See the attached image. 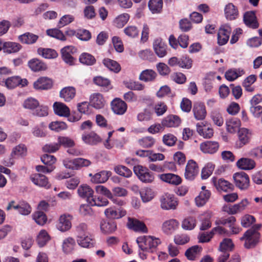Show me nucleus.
<instances>
[{"mask_svg":"<svg viewBox=\"0 0 262 262\" xmlns=\"http://www.w3.org/2000/svg\"><path fill=\"white\" fill-rule=\"evenodd\" d=\"M136 241L141 250L150 252H152L161 243L159 238L151 236H141Z\"/></svg>","mask_w":262,"mask_h":262,"instance_id":"obj_1","label":"nucleus"},{"mask_svg":"<svg viewBox=\"0 0 262 262\" xmlns=\"http://www.w3.org/2000/svg\"><path fill=\"white\" fill-rule=\"evenodd\" d=\"M260 234L254 229H249L240 238L241 241H245L244 246L247 249L254 248L259 242Z\"/></svg>","mask_w":262,"mask_h":262,"instance_id":"obj_2","label":"nucleus"},{"mask_svg":"<svg viewBox=\"0 0 262 262\" xmlns=\"http://www.w3.org/2000/svg\"><path fill=\"white\" fill-rule=\"evenodd\" d=\"M234 246L230 238H224L220 245L221 254L218 258V262H225L229 257V251H231Z\"/></svg>","mask_w":262,"mask_h":262,"instance_id":"obj_3","label":"nucleus"},{"mask_svg":"<svg viewBox=\"0 0 262 262\" xmlns=\"http://www.w3.org/2000/svg\"><path fill=\"white\" fill-rule=\"evenodd\" d=\"M134 171L138 178L143 182L151 183L154 180V176L149 170L141 165L134 167Z\"/></svg>","mask_w":262,"mask_h":262,"instance_id":"obj_4","label":"nucleus"},{"mask_svg":"<svg viewBox=\"0 0 262 262\" xmlns=\"http://www.w3.org/2000/svg\"><path fill=\"white\" fill-rule=\"evenodd\" d=\"M233 179L236 186L241 190H246L249 187V177L244 172L235 173L233 175Z\"/></svg>","mask_w":262,"mask_h":262,"instance_id":"obj_5","label":"nucleus"},{"mask_svg":"<svg viewBox=\"0 0 262 262\" xmlns=\"http://www.w3.org/2000/svg\"><path fill=\"white\" fill-rule=\"evenodd\" d=\"M178 204V201L173 194L167 193L162 195L161 198V206L163 209L174 210Z\"/></svg>","mask_w":262,"mask_h":262,"instance_id":"obj_6","label":"nucleus"},{"mask_svg":"<svg viewBox=\"0 0 262 262\" xmlns=\"http://www.w3.org/2000/svg\"><path fill=\"white\" fill-rule=\"evenodd\" d=\"M13 208L18 211V212L21 215H27L29 214L32 211V208L30 205L25 202H20L18 204H15L14 201H11L7 207V210Z\"/></svg>","mask_w":262,"mask_h":262,"instance_id":"obj_7","label":"nucleus"},{"mask_svg":"<svg viewBox=\"0 0 262 262\" xmlns=\"http://www.w3.org/2000/svg\"><path fill=\"white\" fill-rule=\"evenodd\" d=\"M231 31V28L228 25L221 26L217 33V43L219 45H224L228 42Z\"/></svg>","mask_w":262,"mask_h":262,"instance_id":"obj_8","label":"nucleus"},{"mask_svg":"<svg viewBox=\"0 0 262 262\" xmlns=\"http://www.w3.org/2000/svg\"><path fill=\"white\" fill-rule=\"evenodd\" d=\"M199 172L197 164L193 160H189L185 168V178L188 180H193Z\"/></svg>","mask_w":262,"mask_h":262,"instance_id":"obj_9","label":"nucleus"},{"mask_svg":"<svg viewBox=\"0 0 262 262\" xmlns=\"http://www.w3.org/2000/svg\"><path fill=\"white\" fill-rule=\"evenodd\" d=\"M76 52V49L72 46L64 47L61 50L62 59L66 63L70 65H73L74 63L75 59L72 55Z\"/></svg>","mask_w":262,"mask_h":262,"instance_id":"obj_10","label":"nucleus"},{"mask_svg":"<svg viewBox=\"0 0 262 262\" xmlns=\"http://www.w3.org/2000/svg\"><path fill=\"white\" fill-rule=\"evenodd\" d=\"M153 48L156 55L160 57H163L167 54V46L161 38L154 40Z\"/></svg>","mask_w":262,"mask_h":262,"instance_id":"obj_11","label":"nucleus"},{"mask_svg":"<svg viewBox=\"0 0 262 262\" xmlns=\"http://www.w3.org/2000/svg\"><path fill=\"white\" fill-rule=\"evenodd\" d=\"M30 179L35 185L39 187L48 189L51 186L47 177L43 174L40 173L34 174L30 177Z\"/></svg>","mask_w":262,"mask_h":262,"instance_id":"obj_12","label":"nucleus"},{"mask_svg":"<svg viewBox=\"0 0 262 262\" xmlns=\"http://www.w3.org/2000/svg\"><path fill=\"white\" fill-rule=\"evenodd\" d=\"M127 227L136 232H146L147 231V228L144 223L137 219L128 218L127 223Z\"/></svg>","mask_w":262,"mask_h":262,"instance_id":"obj_13","label":"nucleus"},{"mask_svg":"<svg viewBox=\"0 0 262 262\" xmlns=\"http://www.w3.org/2000/svg\"><path fill=\"white\" fill-rule=\"evenodd\" d=\"M200 147L203 152L212 154L218 150L219 144L216 141H207L201 143Z\"/></svg>","mask_w":262,"mask_h":262,"instance_id":"obj_14","label":"nucleus"},{"mask_svg":"<svg viewBox=\"0 0 262 262\" xmlns=\"http://www.w3.org/2000/svg\"><path fill=\"white\" fill-rule=\"evenodd\" d=\"M71 220L72 216L70 215H61L57 224V229L62 232L69 230L72 226Z\"/></svg>","mask_w":262,"mask_h":262,"instance_id":"obj_15","label":"nucleus"},{"mask_svg":"<svg viewBox=\"0 0 262 262\" xmlns=\"http://www.w3.org/2000/svg\"><path fill=\"white\" fill-rule=\"evenodd\" d=\"M224 14L227 19L234 20L237 18L239 14L238 8L232 3H229L225 7Z\"/></svg>","mask_w":262,"mask_h":262,"instance_id":"obj_16","label":"nucleus"},{"mask_svg":"<svg viewBox=\"0 0 262 262\" xmlns=\"http://www.w3.org/2000/svg\"><path fill=\"white\" fill-rule=\"evenodd\" d=\"M104 214L108 219H119L126 214V211L122 208H120L117 210L114 208L110 207L105 210Z\"/></svg>","mask_w":262,"mask_h":262,"instance_id":"obj_17","label":"nucleus"},{"mask_svg":"<svg viewBox=\"0 0 262 262\" xmlns=\"http://www.w3.org/2000/svg\"><path fill=\"white\" fill-rule=\"evenodd\" d=\"M112 109L116 114L123 115L126 111L127 104L119 98L114 99L111 103Z\"/></svg>","mask_w":262,"mask_h":262,"instance_id":"obj_18","label":"nucleus"},{"mask_svg":"<svg viewBox=\"0 0 262 262\" xmlns=\"http://www.w3.org/2000/svg\"><path fill=\"white\" fill-rule=\"evenodd\" d=\"M244 21L247 26L252 29H256L259 27L254 11L246 12L244 15Z\"/></svg>","mask_w":262,"mask_h":262,"instance_id":"obj_19","label":"nucleus"},{"mask_svg":"<svg viewBox=\"0 0 262 262\" xmlns=\"http://www.w3.org/2000/svg\"><path fill=\"white\" fill-rule=\"evenodd\" d=\"M193 113L196 120H202L206 116V110L205 105L201 102H196L193 105Z\"/></svg>","mask_w":262,"mask_h":262,"instance_id":"obj_20","label":"nucleus"},{"mask_svg":"<svg viewBox=\"0 0 262 262\" xmlns=\"http://www.w3.org/2000/svg\"><path fill=\"white\" fill-rule=\"evenodd\" d=\"M77 193L80 197L86 199L90 203L93 197L94 191L89 185L82 184L78 187Z\"/></svg>","mask_w":262,"mask_h":262,"instance_id":"obj_21","label":"nucleus"},{"mask_svg":"<svg viewBox=\"0 0 262 262\" xmlns=\"http://www.w3.org/2000/svg\"><path fill=\"white\" fill-rule=\"evenodd\" d=\"M55 114L61 117H68L70 115L69 108L64 103L60 102H55L53 105Z\"/></svg>","mask_w":262,"mask_h":262,"instance_id":"obj_22","label":"nucleus"},{"mask_svg":"<svg viewBox=\"0 0 262 262\" xmlns=\"http://www.w3.org/2000/svg\"><path fill=\"white\" fill-rule=\"evenodd\" d=\"M90 102L92 106L96 109L102 108L105 104L103 96L98 93H94L91 96Z\"/></svg>","mask_w":262,"mask_h":262,"instance_id":"obj_23","label":"nucleus"},{"mask_svg":"<svg viewBox=\"0 0 262 262\" xmlns=\"http://www.w3.org/2000/svg\"><path fill=\"white\" fill-rule=\"evenodd\" d=\"M53 83L51 79L46 77H40L34 83V88L37 90H47L51 89Z\"/></svg>","mask_w":262,"mask_h":262,"instance_id":"obj_24","label":"nucleus"},{"mask_svg":"<svg viewBox=\"0 0 262 262\" xmlns=\"http://www.w3.org/2000/svg\"><path fill=\"white\" fill-rule=\"evenodd\" d=\"M160 178L162 181L174 185H179L182 182L180 177L170 173L162 174L160 175Z\"/></svg>","mask_w":262,"mask_h":262,"instance_id":"obj_25","label":"nucleus"},{"mask_svg":"<svg viewBox=\"0 0 262 262\" xmlns=\"http://www.w3.org/2000/svg\"><path fill=\"white\" fill-rule=\"evenodd\" d=\"M179 223L174 219H170L164 222L162 226L163 231L167 234H170L178 227Z\"/></svg>","mask_w":262,"mask_h":262,"instance_id":"obj_26","label":"nucleus"},{"mask_svg":"<svg viewBox=\"0 0 262 262\" xmlns=\"http://www.w3.org/2000/svg\"><path fill=\"white\" fill-rule=\"evenodd\" d=\"M77 242L83 248H90L94 246V241L90 234L77 236Z\"/></svg>","mask_w":262,"mask_h":262,"instance_id":"obj_27","label":"nucleus"},{"mask_svg":"<svg viewBox=\"0 0 262 262\" xmlns=\"http://www.w3.org/2000/svg\"><path fill=\"white\" fill-rule=\"evenodd\" d=\"M236 165L241 169L251 170L255 167L256 163L251 159L243 158L237 161Z\"/></svg>","mask_w":262,"mask_h":262,"instance_id":"obj_28","label":"nucleus"},{"mask_svg":"<svg viewBox=\"0 0 262 262\" xmlns=\"http://www.w3.org/2000/svg\"><path fill=\"white\" fill-rule=\"evenodd\" d=\"M100 229L104 233L112 234L117 229V223L113 221H103L100 224Z\"/></svg>","mask_w":262,"mask_h":262,"instance_id":"obj_29","label":"nucleus"},{"mask_svg":"<svg viewBox=\"0 0 262 262\" xmlns=\"http://www.w3.org/2000/svg\"><path fill=\"white\" fill-rule=\"evenodd\" d=\"M76 90L73 86L66 87L60 92V97L66 102H69L75 96Z\"/></svg>","mask_w":262,"mask_h":262,"instance_id":"obj_30","label":"nucleus"},{"mask_svg":"<svg viewBox=\"0 0 262 262\" xmlns=\"http://www.w3.org/2000/svg\"><path fill=\"white\" fill-rule=\"evenodd\" d=\"M212 182L218 190L228 191L229 190H232L233 187L232 184L223 179H220L217 181L216 178H213Z\"/></svg>","mask_w":262,"mask_h":262,"instance_id":"obj_31","label":"nucleus"},{"mask_svg":"<svg viewBox=\"0 0 262 262\" xmlns=\"http://www.w3.org/2000/svg\"><path fill=\"white\" fill-rule=\"evenodd\" d=\"M28 66L34 72L45 71L47 66L45 63L37 58H33L28 62Z\"/></svg>","mask_w":262,"mask_h":262,"instance_id":"obj_32","label":"nucleus"},{"mask_svg":"<svg viewBox=\"0 0 262 262\" xmlns=\"http://www.w3.org/2000/svg\"><path fill=\"white\" fill-rule=\"evenodd\" d=\"M111 175L110 171L102 170L94 174L91 178V181L96 184L103 183L108 180Z\"/></svg>","mask_w":262,"mask_h":262,"instance_id":"obj_33","label":"nucleus"},{"mask_svg":"<svg viewBox=\"0 0 262 262\" xmlns=\"http://www.w3.org/2000/svg\"><path fill=\"white\" fill-rule=\"evenodd\" d=\"M180 119L176 115L167 116L162 122V125L167 127H177L180 125Z\"/></svg>","mask_w":262,"mask_h":262,"instance_id":"obj_34","label":"nucleus"},{"mask_svg":"<svg viewBox=\"0 0 262 262\" xmlns=\"http://www.w3.org/2000/svg\"><path fill=\"white\" fill-rule=\"evenodd\" d=\"M21 48V45L18 43L11 41L5 42L3 46L4 52L8 54L16 53L20 50Z\"/></svg>","mask_w":262,"mask_h":262,"instance_id":"obj_35","label":"nucleus"},{"mask_svg":"<svg viewBox=\"0 0 262 262\" xmlns=\"http://www.w3.org/2000/svg\"><path fill=\"white\" fill-rule=\"evenodd\" d=\"M238 137L239 146L242 147L249 141L250 135L249 130L245 128L239 129L238 132Z\"/></svg>","mask_w":262,"mask_h":262,"instance_id":"obj_36","label":"nucleus"},{"mask_svg":"<svg viewBox=\"0 0 262 262\" xmlns=\"http://www.w3.org/2000/svg\"><path fill=\"white\" fill-rule=\"evenodd\" d=\"M210 194V191L208 190L201 191L199 195L195 199L196 205L199 207L204 205L209 200Z\"/></svg>","mask_w":262,"mask_h":262,"instance_id":"obj_37","label":"nucleus"},{"mask_svg":"<svg viewBox=\"0 0 262 262\" xmlns=\"http://www.w3.org/2000/svg\"><path fill=\"white\" fill-rule=\"evenodd\" d=\"M241 125L239 120L236 118L229 119L226 122V129L230 133H235Z\"/></svg>","mask_w":262,"mask_h":262,"instance_id":"obj_38","label":"nucleus"},{"mask_svg":"<svg viewBox=\"0 0 262 262\" xmlns=\"http://www.w3.org/2000/svg\"><path fill=\"white\" fill-rule=\"evenodd\" d=\"M129 15L127 13H123L117 16L113 20V25L118 28H122L128 21Z\"/></svg>","mask_w":262,"mask_h":262,"instance_id":"obj_39","label":"nucleus"},{"mask_svg":"<svg viewBox=\"0 0 262 262\" xmlns=\"http://www.w3.org/2000/svg\"><path fill=\"white\" fill-rule=\"evenodd\" d=\"M37 53L39 55L47 59L55 58L58 56L56 51L51 49L40 48L38 49Z\"/></svg>","mask_w":262,"mask_h":262,"instance_id":"obj_40","label":"nucleus"},{"mask_svg":"<svg viewBox=\"0 0 262 262\" xmlns=\"http://www.w3.org/2000/svg\"><path fill=\"white\" fill-rule=\"evenodd\" d=\"M38 36L33 33L27 32L19 36V40L23 43L32 44L36 41Z\"/></svg>","mask_w":262,"mask_h":262,"instance_id":"obj_41","label":"nucleus"},{"mask_svg":"<svg viewBox=\"0 0 262 262\" xmlns=\"http://www.w3.org/2000/svg\"><path fill=\"white\" fill-rule=\"evenodd\" d=\"M82 140L87 144L95 145L100 142V138L95 133L92 132L82 137Z\"/></svg>","mask_w":262,"mask_h":262,"instance_id":"obj_42","label":"nucleus"},{"mask_svg":"<svg viewBox=\"0 0 262 262\" xmlns=\"http://www.w3.org/2000/svg\"><path fill=\"white\" fill-rule=\"evenodd\" d=\"M75 246V241L72 237H68L63 240L62 243V250L66 254L70 253Z\"/></svg>","mask_w":262,"mask_h":262,"instance_id":"obj_43","label":"nucleus"},{"mask_svg":"<svg viewBox=\"0 0 262 262\" xmlns=\"http://www.w3.org/2000/svg\"><path fill=\"white\" fill-rule=\"evenodd\" d=\"M196 130L199 135L203 136L204 138H210L213 135V130L212 128L206 126L203 128L200 123L196 124Z\"/></svg>","mask_w":262,"mask_h":262,"instance_id":"obj_44","label":"nucleus"},{"mask_svg":"<svg viewBox=\"0 0 262 262\" xmlns=\"http://www.w3.org/2000/svg\"><path fill=\"white\" fill-rule=\"evenodd\" d=\"M244 73L245 72L243 69L229 70L226 72L225 76L227 80L231 81L243 75Z\"/></svg>","mask_w":262,"mask_h":262,"instance_id":"obj_45","label":"nucleus"},{"mask_svg":"<svg viewBox=\"0 0 262 262\" xmlns=\"http://www.w3.org/2000/svg\"><path fill=\"white\" fill-rule=\"evenodd\" d=\"M157 76L156 73L152 70H145L140 75L139 79L145 82L154 80Z\"/></svg>","mask_w":262,"mask_h":262,"instance_id":"obj_46","label":"nucleus"},{"mask_svg":"<svg viewBox=\"0 0 262 262\" xmlns=\"http://www.w3.org/2000/svg\"><path fill=\"white\" fill-rule=\"evenodd\" d=\"M27 148L24 145H18L15 147L11 154L13 159L18 158L26 155Z\"/></svg>","mask_w":262,"mask_h":262,"instance_id":"obj_47","label":"nucleus"},{"mask_svg":"<svg viewBox=\"0 0 262 262\" xmlns=\"http://www.w3.org/2000/svg\"><path fill=\"white\" fill-rule=\"evenodd\" d=\"M104 65L109 70L116 73L119 72L121 70L119 64L115 60L106 58L103 60Z\"/></svg>","mask_w":262,"mask_h":262,"instance_id":"obj_48","label":"nucleus"},{"mask_svg":"<svg viewBox=\"0 0 262 262\" xmlns=\"http://www.w3.org/2000/svg\"><path fill=\"white\" fill-rule=\"evenodd\" d=\"M79 59L81 63L88 66L93 65L96 62L95 57L91 54L87 53L81 54Z\"/></svg>","mask_w":262,"mask_h":262,"instance_id":"obj_49","label":"nucleus"},{"mask_svg":"<svg viewBox=\"0 0 262 262\" xmlns=\"http://www.w3.org/2000/svg\"><path fill=\"white\" fill-rule=\"evenodd\" d=\"M50 239V237L45 230H41L37 237V242L39 247L44 246Z\"/></svg>","mask_w":262,"mask_h":262,"instance_id":"obj_50","label":"nucleus"},{"mask_svg":"<svg viewBox=\"0 0 262 262\" xmlns=\"http://www.w3.org/2000/svg\"><path fill=\"white\" fill-rule=\"evenodd\" d=\"M32 216L33 219L39 225L42 226L45 224L47 221L46 215L42 211H36L33 214Z\"/></svg>","mask_w":262,"mask_h":262,"instance_id":"obj_51","label":"nucleus"},{"mask_svg":"<svg viewBox=\"0 0 262 262\" xmlns=\"http://www.w3.org/2000/svg\"><path fill=\"white\" fill-rule=\"evenodd\" d=\"M201 250V248L199 246H193L186 251L185 255L189 260H193L195 259L196 255Z\"/></svg>","mask_w":262,"mask_h":262,"instance_id":"obj_52","label":"nucleus"},{"mask_svg":"<svg viewBox=\"0 0 262 262\" xmlns=\"http://www.w3.org/2000/svg\"><path fill=\"white\" fill-rule=\"evenodd\" d=\"M162 0H150L148 3L149 9L152 13H159L162 8Z\"/></svg>","mask_w":262,"mask_h":262,"instance_id":"obj_53","label":"nucleus"},{"mask_svg":"<svg viewBox=\"0 0 262 262\" xmlns=\"http://www.w3.org/2000/svg\"><path fill=\"white\" fill-rule=\"evenodd\" d=\"M48 35L62 41L66 40L67 38L62 32L58 29H52L47 30Z\"/></svg>","mask_w":262,"mask_h":262,"instance_id":"obj_54","label":"nucleus"},{"mask_svg":"<svg viewBox=\"0 0 262 262\" xmlns=\"http://www.w3.org/2000/svg\"><path fill=\"white\" fill-rule=\"evenodd\" d=\"M196 226V220L193 217H188L185 219L182 223V227L187 230L193 229Z\"/></svg>","mask_w":262,"mask_h":262,"instance_id":"obj_55","label":"nucleus"},{"mask_svg":"<svg viewBox=\"0 0 262 262\" xmlns=\"http://www.w3.org/2000/svg\"><path fill=\"white\" fill-rule=\"evenodd\" d=\"M138 142L143 148H150L155 144L156 141L152 137L147 136L139 139Z\"/></svg>","mask_w":262,"mask_h":262,"instance_id":"obj_56","label":"nucleus"},{"mask_svg":"<svg viewBox=\"0 0 262 262\" xmlns=\"http://www.w3.org/2000/svg\"><path fill=\"white\" fill-rule=\"evenodd\" d=\"M94 81L96 84L106 89V90L111 88L110 81L107 78L97 76L94 78Z\"/></svg>","mask_w":262,"mask_h":262,"instance_id":"obj_57","label":"nucleus"},{"mask_svg":"<svg viewBox=\"0 0 262 262\" xmlns=\"http://www.w3.org/2000/svg\"><path fill=\"white\" fill-rule=\"evenodd\" d=\"M114 170L117 174L126 178H129L132 174V171L126 166L123 165L115 166Z\"/></svg>","mask_w":262,"mask_h":262,"instance_id":"obj_58","label":"nucleus"},{"mask_svg":"<svg viewBox=\"0 0 262 262\" xmlns=\"http://www.w3.org/2000/svg\"><path fill=\"white\" fill-rule=\"evenodd\" d=\"M141 197L144 202H147L151 200L154 197V192L152 190L149 188L143 189L140 192Z\"/></svg>","mask_w":262,"mask_h":262,"instance_id":"obj_59","label":"nucleus"},{"mask_svg":"<svg viewBox=\"0 0 262 262\" xmlns=\"http://www.w3.org/2000/svg\"><path fill=\"white\" fill-rule=\"evenodd\" d=\"M125 86L129 90L135 91H142L144 89V85L138 81L130 80L124 83Z\"/></svg>","mask_w":262,"mask_h":262,"instance_id":"obj_60","label":"nucleus"},{"mask_svg":"<svg viewBox=\"0 0 262 262\" xmlns=\"http://www.w3.org/2000/svg\"><path fill=\"white\" fill-rule=\"evenodd\" d=\"M49 127L52 130L59 132L66 129L67 128V125L63 122L55 121L50 123Z\"/></svg>","mask_w":262,"mask_h":262,"instance_id":"obj_61","label":"nucleus"},{"mask_svg":"<svg viewBox=\"0 0 262 262\" xmlns=\"http://www.w3.org/2000/svg\"><path fill=\"white\" fill-rule=\"evenodd\" d=\"M154 110L158 116L163 115L167 111V106L163 102H159L154 106Z\"/></svg>","mask_w":262,"mask_h":262,"instance_id":"obj_62","label":"nucleus"},{"mask_svg":"<svg viewBox=\"0 0 262 262\" xmlns=\"http://www.w3.org/2000/svg\"><path fill=\"white\" fill-rule=\"evenodd\" d=\"M152 112L149 108H145L137 115V119L139 121H148L151 119Z\"/></svg>","mask_w":262,"mask_h":262,"instance_id":"obj_63","label":"nucleus"},{"mask_svg":"<svg viewBox=\"0 0 262 262\" xmlns=\"http://www.w3.org/2000/svg\"><path fill=\"white\" fill-rule=\"evenodd\" d=\"M255 222V217L250 214H245L241 219V225L244 228L249 227Z\"/></svg>","mask_w":262,"mask_h":262,"instance_id":"obj_64","label":"nucleus"}]
</instances>
